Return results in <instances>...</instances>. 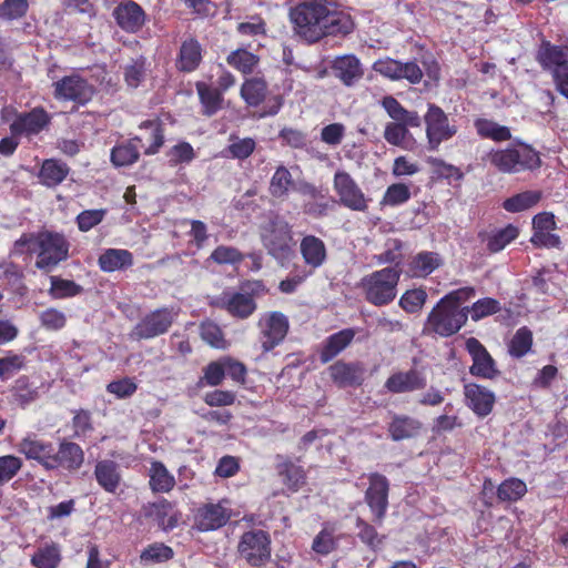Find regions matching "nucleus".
I'll list each match as a JSON object with an SVG mask.
<instances>
[{
  "instance_id": "58836bf2",
  "label": "nucleus",
  "mask_w": 568,
  "mask_h": 568,
  "mask_svg": "<svg viewBox=\"0 0 568 568\" xmlns=\"http://www.w3.org/2000/svg\"><path fill=\"white\" fill-rule=\"evenodd\" d=\"M329 374L336 384L347 386L359 381L361 369L355 364L337 362L329 367Z\"/></svg>"
},
{
  "instance_id": "338daca9",
  "label": "nucleus",
  "mask_w": 568,
  "mask_h": 568,
  "mask_svg": "<svg viewBox=\"0 0 568 568\" xmlns=\"http://www.w3.org/2000/svg\"><path fill=\"white\" fill-rule=\"evenodd\" d=\"M22 462L19 457L13 455H6L0 457V483H6L12 479L21 469Z\"/></svg>"
},
{
  "instance_id": "c9c22d12",
  "label": "nucleus",
  "mask_w": 568,
  "mask_h": 568,
  "mask_svg": "<svg viewBox=\"0 0 568 568\" xmlns=\"http://www.w3.org/2000/svg\"><path fill=\"white\" fill-rule=\"evenodd\" d=\"M150 487L155 493H169L175 485L174 476L160 462H153L149 469Z\"/></svg>"
},
{
  "instance_id": "37998d69",
  "label": "nucleus",
  "mask_w": 568,
  "mask_h": 568,
  "mask_svg": "<svg viewBox=\"0 0 568 568\" xmlns=\"http://www.w3.org/2000/svg\"><path fill=\"white\" fill-rule=\"evenodd\" d=\"M266 83L261 79L246 80L241 88V95L248 105H258L265 98Z\"/></svg>"
},
{
  "instance_id": "dca6fc26",
  "label": "nucleus",
  "mask_w": 568,
  "mask_h": 568,
  "mask_svg": "<svg viewBox=\"0 0 568 568\" xmlns=\"http://www.w3.org/2000/svg\"><path fill=\"white\" fill-rule=\"evenodd\" d=\"M55 447L50 442H44L36 435H28L18 444V452L27 459L38 462L44 469L51 470L54 464Z\"/></svg>"
},
{
  "instance_id": "f8f14e48",
  "label": "nucleus",
  "mask_w": 568,
  "mask_h": 568,
  "mask_svg": "<svg viewBox=\"0 0 568 568\" xmlns=\"http://www.w3.org/2000/svg\"><path fill=\"white\" fill-rule=\"evenodd\" d=\"M334 191L338 195L339 203L349 210L364 212L368 207L365 194L355 180L345 171L335 173Z\"/></svg>"
},
{
  "instance_id": "052dcab7",
  "label": "nucleus",
  "mask_w": 568,
  "mask_h": 568,
  "mask_svg": "<svg viewBox=\"0 0 568 568\" xmlns=\"http://www.w3.org/2000/svg\"><path fill=\"white\" fill-rule=\"evenodd\" d=\"M408 134L405 125L399 124L397 121L387 123L384 131V138L389 144L405 149L407 148L406 140Z\"/></svg>"
},
{
  "instance_id": "c03bdc74",
  "label": "nucleus",
  "mask_w": 568,
  "mask_h": 568,
  "mask_svg": "<svg viewBox=\"0 0 568 568\" xmlns=\"http://www.w3.org/2000/svg\"><path fill=\"white\" fill-rule=\"evenodd\" d=\"M226 60L230 65L244 74L252 73L258 63V58L244 49L231 52Z\"/></svg>"
},
{
  "instance_id": "423d86ee",
  "label": "nucleus",
  "mask_w": 568,
  "mask_h": 568,
  "mask_svg": "<svg viewBox=\"0 0 568 568\" xmlns=\"http://www.w3.org/2000/svg\"><path fill=\"white\" fill-rule=\"evenodd\" d=\"M466 321V310L448 305L440 300L428 315L427 327L440 336H450L457 333Z\"/></svg>"
},
{
  "instance_id": "c85d7f7f",
  "label": "nucleus",
  "mask_w": 568,
  "mask_h": 568,
  "mask_svg": "<svg viewBox=\"0 0 568 568\" xmlns=\"http://www.w3.org/2000/svg\"><path fill=\"white\" fill-rule=\"evenodd\" d=\"M221 305L233 316L245 318L256 308V304L250 294L223 293L220 298Z\"/></svg>"
},
{
  "instance_id": "393cba45",
  "label": "nucleus",
  "mask_w": 568,
  "mask_h": 568,
  "mask_svg": "<svg viewBox=\"0 0 568 568\" xmlns=\"http://www.w3.org/2000/svg\"><path fill=\"white\" fill-rule=\"evenodd\" d=\"M333 72L345 85H352L363 77L359 60L353 54L337 57L332 64Z\"/></svg>"
},
{
  "instance_id": "09e8293b",
  "label": "nucleus",
  "mask_w": 568,
  "mask_h": 568,
  "mask_svg": "<svg viewBox=\"0 0 568 568\" xmlns=\"http://www.w3.org/2000/svg\"><path fill=\"white\" fill-rule=\"evenodd\" d=\"M138 145L133 142L116 145L111 152V161L115 166L131 165L138 160Z\"/></svg>"
},
{
  "instance_id": "e2e57ef3",
  "label": "nucleus",
  "mask_w": 568,
  "mask_h": 568,
  "mask_svg": "<svg viewBox=\"0 0 568 568\" xmlns=\"http://www.w3.org/2000/svg\"><path fill=\"white\" fill-rule=\"evenodd\" d=\"M173 556V550L163 544H153L141 552V560L144 562H162Z\"/></svg>"
},
{
  "instance_id": "3c124183",
  "label": "nucleus",
  "mask_w": 568,
  "mask_h": 568,
  "mask_svg": "<svg viewBox=\"0 0 568 568\" xmlns=\"http://www.w3.org/2000/svg\"><path fill=\"white\" fill-rule=\"evenodd\" d=\"M335 528L326 525L314 538L312 549L320 555H328L336 548Z\"/></svg>"
},
{
  "instance_id": "4c0bfd02",
  "label": "nucleus",
  "mask_w": 568,
  "mask_h": 568,
  "mask_svg": "<svg viewBox=\"0 0 568 568\" xmlns=\"http://www.w3.org/2000/svg\"><path fill=\"white\" fill-rule=\"evenodd\" d=\"M540 200V191L529 190L508 197L504 201L503 207L511 213L521 212L534 207Z\"/></svg>"
},
{
  "instance_id": "6e6d98bb",
  "label": "nucleus",
  "mask_w": 568,
  "mask_h": 568,
  "mask_svg": "<svg viewBox=\"0 0 568 568\" xmlns=\"http://www.w3.org/2000/svg\"><path fill=\"white\" fill-rule=\"evenodd\" d=\"M29 3L27 0H4L0 4V19L17 20L24 17L28 12Z\"/></svg>"
},
{
  "instance_id": "2f4dec72",
  "label": "nucleus",
  "mask_w": 568,
  "mask_h": 568,
  "mask_svg": "<svg viewBox=\"0 0 568 568\" xmlns=\"http://www.w3.org/2000/svg\"><path fill=\"white\" fill-rule=\"evenodd\" d=\"M442 258L434 252H420L409 263L408 273L413 277H426L438 268Z\"/></svg>"
},
{
  "instance_id": "ddd939ff",
  "label": "nucleus",
  "mask_w": 568,
  "mask_h": 568,
  "mask_svg": "<svg viewBox=\"0 0 568 568\" xmlns=\"http://www.w3.org/2000/svg\"><path fill=\"white\" fill-rule=\"evenodd\" d=\"M373 70L393 81L405 79L412 84H417L423 79L422 69L413 61L403 63L392 58H384L374 62Z\"/></svg>"
},
{
  "instance_id": "6e6552de",
  "label": "nucleus",
  "mask_w": 568,
  "mask_h": 568,
  "mask_svg": "<svg viewBox=\"0 0 568 568\" xmlns=\"http://www.w3.org/2000/svg\"><path fill=\"white\" fill-rule=\"evenodd\" d=\"M538 59L545 69L551 71L557 90L568 99V47L546 44Z\"/></svg>"
},
{
  "instance_id": "f704fd0d",
  "label": "nucleus",
  "mask_w": 568,
  "mask_h": 568,
  "mask_svg": "<svg viewBox=\"0 0 568 568\" xmlns=\"http://www.w3.org/2000/svg\"><path fill=\"white\" fill-rule=\"evenodd\" d=\"M202 60V49L200 43L190 38L185 40L180 49V55L178 60V67L182 71L195 70Z\"/></svg>"
},
{
  "instance_id": "cd10ccee",
  "label": "nucleus",
  "mask_w": 568,
  "mask_h": 568,
  "mask_svg": "<svg viewBox=\"0 0 568 568\" xmlns=\"http://www.w3.org/2000/svg\"><path fill=\"white\" fill-rule=\"evenodd\" d=\"M134 141L140 143L145 153L154 154L163 144V133L161 124L156 120L143 122L139 128V134Z\"/></svg>"
},
{
  "instance_id": "e433bc0d",
  "label": "nucleus",
  "mask_w": 568,
  "mask_h": 568,
  "mask_svg": "<svg viewBox=\"0 0 568 568\" xmlns=\"http://www.w3.org/2000/svg\"><path fill=\"white\" fill-rule=\"evenodd\" d=\"M293 176L287 168L280 165L271 178L268 191L276 199H285L293 186Z\"/></svg>"
},
{
  "instance_id": "79ce46f5",
  "label": "nucleus",
  "mask_w": 568,
  "mask_h": 568,
  "mask_svg": "<svg viewBox=\"0 0 568 568\" xmlns=\"http://www.w3.org/2000/svg\"><path fill=\"white\" fill-rule=\"evenodd\" d=\"M196 90L204 108L206 115H212L221 108L222 95L217 89H213L207 84L200 82L196 84Z\"/></svg>"
},
{
  "instance_id": "6ab92c4d",
  "label": "nucleus",
  "mask_w": 568,
  "mask_h": 568,
  "mask_svg": "<svg viewBox=\"0 0 568 568\" xmlns=\"http://www.w3.org/2000/svg\"><path fill=\"white\" fill-rule=\"evenodd\" d=\"M534 234L531 243L538 247H559L560 237L552 233L556 229L555 216L552 213H538L532 219Z\"/></svg>"
},
{
  "instance_id": "680f3d73",
  "label": "nucleus",
  "mask_w": 568,
  "mask_h": 568,
  "mask_svg": "<svg viewBox=\"0 0 568 568\" xmlns=\"http://www.w3.org/2000/svg\"><path fill=\"white\" fill-rule=\"evenodd\" d=\"M136 389V383L130 377L113 381L106 385V390L119 399L131 397Z\"/></svg>"
},
{
  "instance_id": "603ef678",
  "label": "nucleus",
  "mask_w": 568,
  "mask_h": 568,
  "mask_svg": "<svg viewBox=\"0 0 568 568\" xmlns=\"http://www.w3.org/2000/svg\"><path fill=\"white\" fill-rule=\"evenodd\" d=\"M518 236V229L514 225L497 231L488 239V248L491 252H499L506 247L511 241Z\"/></svg>"
},
{
  "instance_id": "8fccbe9b",
  "label": "nucleus",
  "mask_w": 568,
  "mask_h": 568,
  "mask_svg": "<svg viewBox=\"0 0 568 568\" xmlns=\"http://www.w3.org/2000/svg\"><path fill=\"white\" fill-rule=\"evenodd\" d=\"M60 550L57 546H45L40 548L31 558V562L37 568H57L60 562Z\"/></svg>"
},
{
  "instance_id": "a211bd4d",
  "label": "nucleus",
  "mask_w": 568,
  "mask_h": 568,
  "mask_svg": "<svg viewBox=\"0 0 568 568\" xmlns=\"http://www.w3.org/2000/svg\"><path fill=\"white\" fill-rule=\"evenodd\" d=\"M51 121V116L41 108H36L27 113L17 115L10 124V131L16 135H34L45 129Z\"/></svg>"
},
{
  "instance_id": "a19ab883",
  "label": "nucleus",
  "mask_w": 568,
  "mask_h": 568,
  "mask_svg": "<svg viewBox=\"0 0 568 568\" xmlns=\"http://www.w3.org/2000/svg\"><path fill=\"white\" fill-rule=\"evenodd\" d=\"M475 128L480 136L491 139L494 141H506L511 136L507 126L499 125L498 123L487 119L476 120Z\"/></svg>"
},
{
  "instance_id": "864d4df0",
  "label": "nucleus",
  "mask_w": 568,
  "mask_h": 568,
  "mask_svg": "<svg viewBox=\"0 0 568 568\" xmlns=\"http://www.w3.org/2000/svg\"><path fill=\"white\" fill-rule=\"evenodd\" d=\"M531 344L532 336L530 331L525 327L519 328L511 338L509 353L515 357H521L530 351Z\"/></svg>"
},
{
  "instance_id": "4d7b16f0",
  "label": "nucleus",
  "mask_w": 568,
  "mask_h": 568,
  "mask_svg": "<svg viewBox=\"0 0 568 568\" xmlns=\"http://www.w3.org/2000/svg\"><path fill=\"white\" fill-rule=\"evenodd\" d=\"M41 325L49 331H59L63 328L67 324L65 314L54 307H50L44 310L39 315Z\"/></svg>"
},
{
  "instance_id": "a18cd8bd",
  "label": "nucleus",
  "mask_w": 568,
  "mask_h": 568,
  "mask_svg": "<svg viewBox=\"0 0 568 568\" xmlns=\"http://www.w3.org/2000/svg\"><path fill=\"white\" fill-rule=\"evenodd\" d=\"M150 515L156 516L164 529L174 528L180 520V516L173 513V505L166 499L152 504Z\"/></svg>"
},
{
  "instance_id": "c756f323",
  "label": "nucleus",
  "mask_w": 568,
  "mask_h": 568,
  "mask_svg": "<svg viewBox=\"0 0 568 568\" xmlns=\"http://www.w3.org/2000/svg\"><path fill=\"white\" fill-rule=\"evenodd\" d=\"M99 266L103 272H115L133 264V255L123 248H108L99 256Z\"/></svg>"
},
{
  "instance_id": "1a4fd4ad",
  "label": "nucleus",
  "mask_w": 568,
  "mask_h": 568,
  "mask_svg": "<svg viewBox=\"0 0 568 568\" xmlns=\"http://www.w3.org/2000/svg\"><path fill=\"white\" fill-rule=\"evenodd\" d=\"M178 312L174 308H159L146 314L132 329L130 336L135 341L150 339L169 331Z\"/></svg>"
},
{
  "instance_id": "20e7f679",
  "label": "nucleus",
  "mask_w": 568,
  "mask_h": 568,
  "mask_svg": "<svg viewBox=\"0 0 568 568\" xmlns=\"http://www.w3.org/2000/svg\"><path fill=\"white\" fill-rule=\"evenodd\" d=\"M263 245L278 262L284 263L293 254L295 245L290 224L282 219L271 220L262 232Z\"/></svg>"
},
{
  "instance_id": "5fc2aeb1",
  "label": "nucleus",
  "mask_w": 568,
  "mask_h": 568,
  "mask_svg": "<svg viewBox=\"0 0 568 568\" xmlns=\"http://www.w3.org/2000/svg\"><path fill=\"white\" fill-rule=\"evenodd\" d=\"M202 339L215 348H225L227 343L223 336L220 326L213 322H204L201 324Z\"/></svg>"
},
{
  "instance_id": "412c9836",
  "label": "nucleus",
  "mask_w": 568,
  "mask_h": 568,
  "mask_svg": "<svg viewBox=\"0 0 568 568\" xmlns=\"http://www.w3.org/2000/svg\"><path fill=\"white\" fill-rule=\"evenodd\" d=\"M113 17L122 30L132 33L138 32L145 22L144 10L132 0H125L116 6Z\"/></svg>"
},
{
  "instance_id": "9b49d317",
  "label": "nucleus",
  "mask_w": 568,
  "mask_h": 568,
  "mask_svg": "<svg viewBox=\"0 0 568 568\" xmlns=\"http://www.w3.org/2000/svg\"><path fill=\"white\" fill-rule=\"evenodd\" d=\"M53 95L57 100L88 103L93 94V87L79 74L72 73L53 82Z\"/></svg>"
},
{
  "instance_id": "de8ad7c7",
  "label": "nucleus",
  "mask_w": 568,
  "mask_h": 568,
  "mask_svg": "<svg viewBox=\"0 0 568 568\" xmlns=\"http://www.w3.org/2000/svg\"><path fill=\"white\" fill-rule=\"evenodd\" d=\"M527 493L526 484L518 478H509L503 481L498 487V498L505 501H515L520 499Z\"/></svg>"
},
{
  "instance_id": "bb28decb",
  "label": "nucleus",
  "mask_w": 568,
  "mask_h": 568,
  "mask_svg": "<svg viewBox=\"0 0 568 568\" xmlns=\"http://www.w3.org/2000/svg\"><path fill=\"white\" fill-rule=\"evenodd\" d=\"M94 476L98 484L108 493H115L122 479L119 464L110 459L97 463Z\"/></svg>"
},
{
  "instance_id": "0eeeda50",
  "label": "nucleus",
  "mask_w": 568,
  "mask_h": 568,
  "mask_svg": "<svg viewBox=\"0 0 568 568\" xmlns=\"http://www.w3.org/2000/svg\"><path fill=\"white\" fill-rule=\"evenodd\" d=\"M237 551L241 559L253 567L265 565L271 558V538L264 530L244 532L239 541Z\"/></svg>"
},
{
  "instance_id": "9d476101",
  "label": "nucleus",
  "mask_w": 568,
  "mask_h": 568,
  "mask_svg": "<svg viewBox=\"0 0 568 568\" xmlns=\"http://www.w3.org/2000/svg\"><path fill=\"white\" fill-rule=\"evenodd\" d=\"M424 122L430 151H437L442 142L452 139L457 133V128L449 123L447 114L435 104H428Z\"/></svg>"
},
{
  "instance_id": "bf43d9fd",
  "label": "nucleus",
  "mask_w": 568,
  "mask_h": 568,
  "mask_svg": "<svg viewBox=\"0 0 568 568\" xmlns=\"http://www.w3.org/2000/svg\"><path fill=\"white\" fill-rule=\"evenodd\" d=\"M427 293L422 288L407 291L399 300V305L409 313L419 311L425 304Z\"/></svg>"
},
{
  "instance_id": "7ed1b4c3",
  "label": "nucleus",
  "mask_w": 568,
  "mask_h": 568,
  "mask_svg": "<svg viewBox=\"0 0 568 568\" xmlns=\"http://www.w3.org/2000/svg\"><path fill=\"white\" fill-rule=\"evenodd\" d=\"M399 277L397 267H385L365 276L362 284L367 301L377 306L390 303L396 297Z\"/></svg>"
},
{
  "instance_id": "a878e982",
  "label": "nucleus",
  "mask_w": 568,
  "mask_h": 568,
  "mask_svg": "<svg viewBox=\"0 0 568 568\" xmlns=\"http://www.w3.org/2000/svg\"><path fill=\"white\" fill-rule=\"evenodd\" d=\"M300 252L305 264L313 270L322 266L327 256L324 242L314 235H306L302 239Z\"/></svg>"
},
{
  "instance_id": "b1692460",
  "label": "nucleus",
  "mask_w": 568,
  "mask_h": 568,
  "mask_svg": "<svg viewBox=\"0 0 568 568\" xmlns=\"http://www.w3.org/2000/svg\"><path fill=\"white\" fill-rule=\"evenodd\" d=\"M54 462L51 470L60 467L68 470H77L84 462V453L78 444L63 440L60 443L59 449L54 450Z\"/></svg>"
},
{
  "instance_id": "7c9ffc66",
  "label": "nucleus",
  "mask_w": 568,
  "mask_h": 568,
  "mask_svg": "<svg viewBox=\"0 0 568 568\" xmlns=\"http://www.w3.org/2000/svg\"><path fill=\"white\" fill-rule=\"evenodd\" d=\"M69 172L70 169L65 163L55 159H48L41 165L39 179L43 185L53 187L62 183Z\"/></svg>"
},
{
  "instance_id": "5701e85b",
  "label": "nucleus",
  "mask_w": 568,
  "mask_h": 568,
  "mask_svg": "<svg viewBox=\"0 0 568 568\" xmlns=\"http://www.w3.org/2000/svg\"><path fill=\"white\" fill-rule=\"evenodd\" d=\"M425 386V377L416 369L395 373L385 383L387 390L395 394L418 390Z\"/></svg>"
},
{
  "instance_id": "774afa93",
  "label": "nucleus",
  "mask_w": 568,
  "mask_h": 568,
  "mask_svg": "<svg viewBox=\"0 0 568 568\" xmlns=\"http://www.w3.org/2000/svg\"><path fill=\"white\" fill-rule=\"evenodd\" d=\"M356 527L359 529L358 537L369 548L376 549L382 545L383 538L377 534L376 529L365 523L363 519L357 518Z\"/></svg>"
},
{
  "instance_id": "72a5a7b5",
  "label": "nucleus",
  "mask_w": 568,
  "mask_h": 568,
  "mask_svg": "<svg viewBox=\"0 0 568 568\" xmlns=\"http://www.w3.org/2000/svg\"><path fill=\"white\" fill-rule=\"evenodd\" d=\"M353 329H343L329 336L321 352V359L327 363L338 355L354 338Z\"/></svg>"
},
{
  "instance_id": "13d9d810",
  "label": "nucleus",
  "mask_w": 568,
  "mask_h": 568,
  "mask_svg": "<svg viewBox=\"0 0 568 568\" xmlns=\"http://www.w3.org/2000/svg\"><path fill=\"white\" fill-rule=\"evenodd\" d=\"M499 310L500 305L497 300L485 297L475 302L468 312L474 321H479L483 317L497 313Z\"/></svg>"
},
{
  "instance_id": "f03ea898",
  "label": "nucleus",
  "mask_w": 568,
  "mask_h": 568,
  "mask_svg": "<svg viewBox=\"0 0 568 568\" xmlns=\"http://www.w3.org/2000/svg\"><path fill=\"white\" fill-rule=\"evenodd\" d=\"M487 160L504 173L531 170L537 168L540 162L538 153L525 144L491 151L487 154Z\"/></svg>"
},
{
  "instance_id": "2eb2a0df",
  "label": "nucleus",
  "mask_w": 568,
  "mask_h": 568,
  "mask_svg": "<svg viewBox=\"0 0 568 568\" xmlns=\"http://www.w3.org/2000/svg\"><path fill=\"white\" fill-rule=\"evenodd\" d=\"M466 349L471 356L473 365L469 368L471 375L485 379H493L498 376L499 371L496 363L485 346L476 338L466 341Z\"/></svg>"
},
{
  "instance_id": "49530a36",
  "label": "nucleus",
  "mask_w": 568,
  "mask_h": 568,
  "mask_svg": "<svg viewBox=\"0 0 568 568\" xmlns=\"http://www.w3.org/2000/svg\"><path fill=\"white\" fill-rule=\"evenodd\" d=\"M50 283L49 294L57 300L73 297L82 292V287L70 280L51 276Z\"/></svg>"
},
{
  "instance_id": "473e14b6",
  "label": "nucleus",
  "mask_w": 568,
  "mask_h": 568,
  "mask_svg": "<svg viewBox=\"0 0 568 568\" xmlns=\"http://www.w3.org/2000/svg\"><path fill=\"white\" fill-rule=\"evenodd\" d=\"M420 426V423L413 417L395 415L389 423L388 433L393 440L398 442L415 436Z\"/></svg>"
},
{
  "instance_id": "aec40b11",
  "label": "nucleus",
  "mask_w": 568,
  "mask_h": 568,
  "mask_svg": "<svg viewBox=\"0 0 568 568\" xmlns=\"http://www.w3.org/2000/svg\"><path fill=\"white\" fill-rule=\"evenodd\" d=\"M464 396L466 405L480 418L491 413L496 402V396L490 389L475 383L464 386Z\"/></svg>"
},
{
  "instance_id": "69168bd1",
  "label": "nucleus",
  "mask_w": 568,
  "mask_h": 568,
  "mask_svg": "<svg viewBox=\"0 0 568 568\" xmlns=\"http://www.w3.org/2000/svg\"><path fill=\"white\" fill-rule=\"evenodd\" d=\"M106 214L105 210H85L77 216L78 227L82 232H88L102 222Z\"/></svg>"
},
{
  "instance_id": "f3484780",
  "label": "nucleus",
  "mask_w": 568,
  "mask_h": 568,
  "mask_svg": "<svg viewBox=\"0 0 568 568\" xmlns=\"http://www.w3.org/2000/svg\"><path fill=\"white\" fill-rule=\"evenodd\" d=\"M388 488L389 484L385 476L377 473L369 476L365 499L374 513L376 521H382L385 516L388 506Z\"/></svg>"
},
{
  "instance_id": "4468645a",
  "label": "nucleus",
  "mask_w": 568,
  "mask_h": 568,
  "mask_svg": "<svg viewBox=\"0 0 568 568\" xmlns=\"http://www.w3.org/2000/svg\"><path fill=\"white\" fill-rule=\"evenodd\" d=\"M261 343L265 352L273 349L285 337L288 329L287 318L278 312L265 314L258 322Z\"/></svg>"
},
{
  "instance_id": "ea45409f",
  "label": "nucleus",
  "mask_w": 568,
  "mask_h": 568,
  "mask_svg": "<svg viewBox=\"0 0 568 568\" xmlns=\"http://www.w3.org/2000/svg\"><path fill=\"white\" fill-rule=\"evenodd\" d=\"M256 143L252 138H239L231 135L229 139V145L224 150L226 158L245 160L255 150Z\"/></svg>"
},
{
  "instance_id": "f257e3e1",
  "label": "nucleus",
  "mask_w": 568,
  "mask_h": 568,
  "mask_svg": "<svg viewBox=\"0 0 568 568\" xmlns=\"http://www.w3.org/2000/svg\"><path fill=\"white\" fill-rule=\"evenodd\" d=\"M288 17L294 34L307 43L345 36L354 28L351 16L333 0H302L290 9Z\"/></svg>"
},
{
  "instance_id": "39448f33",
  "label": "nucleus",
  "mask_w": 568,
  "mask_h": 568,
  "mask_svg": "<svg viewBox=\"0 0 568 568\" xmlns=\"http://www.w3.org/2000/svg\"><path fill=\"white\" fill-rule=\"evenodd\" d=\"M36 267L47 272L52 271L60 262L69 256V243L62 234L52 232L38 233Z\"/></svg>"
},
{
  "instance_id": "4be33fe9",
  "label": "nucleus",
  "mask_w": 568,
  "mask_h": 568,
  "mask_svg": "<svg viewBox=\"0 0 568 568\" xmlns=\"http://www.w3.org/2000/svg\"><path fill=\"white\" fill-rule=\"evenodd\" d=\"M230 517V509L222 504H207L197 509L195 515V526L201 531L215 530L224 526Z\"/></svg>"
},
{
  "instance_id": "0e129e2a",
  "label": "nucleus",
  "mask_w": 568,
  "mask_h": 568,
  "mask_svg": "<svg viewBox=\"0 0 568 568\" xmlns=\"http://www.w3.org/2000/svg\"><path fill=\"white\" fill-rule=\"evenodd\" d=\"M409 197L410 192L408 186L402 183H396L387 187L383 197V203L395 206L407 202Z\"/></svg>"
}]
</instances>
